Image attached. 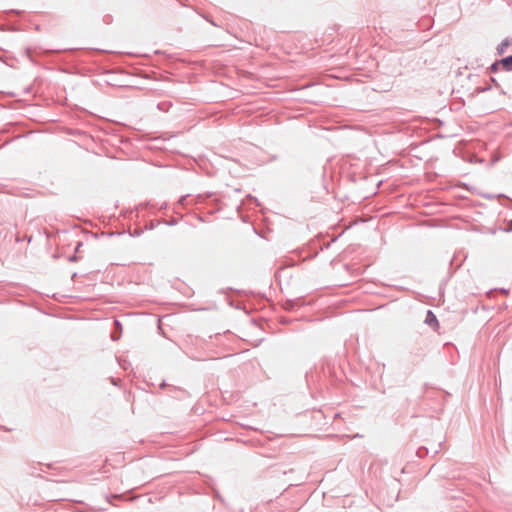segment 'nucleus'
<instances>
[{
	"instance_id": "7ed1b4c3",
	"label": "nucleus",
	"mask_w": 512,
	"mask_h": 512,
	"mask_svg": "<svg viewBox=\"0 0 512 512\" xmlns=\"http://www.w3.org/2000/svg\"><path fill=\"white\" fill-rule=\"evenodd\" d=\"M509 44L510 43L508 40L503 41L498 47V52L500 54H503L505 52V49L509 46Z\"/></svg>"
},
{
	"instance_id": "f257e3e1",
	"label": "nucleus",
	"mask_w": 512,
	"mask_h": 512,
	"mask_svg": "<svg viewBox=\"0 0 512 512\" xmlns=\"http://www.w3.org/2000/svg\"><path fill=\"white\" fill-rule=\"evenodd\" d=\"M425 321L429 325H432L434 328L438 327V321H437L435 315L431 311H428Z\"/></svg>"
},
{
	"instance_id": "f03ea898",
	"label": "nucleus",
	"mask_w": 512,
	"mask_h": 512,
	"mask_svg": "<svg viewBox=\"0 0 512 512\" xmlns=\"http://www.w3.org/2000/svg\"><path fill=\"white\" fill-rule=\"evenodd\" d=\"M500 65L506 70H512V55L501 60Z\"/></svg>"
},
{
	"instance_id": "20e7f679",
	"label": "nucleus",
	"mask_w": 512,
	"mask_h": 512,
	"mask_svg": "<svg viewBox=\"0 0 512 512\" xmlns=\"http://www.w3.org/2000/svg\"><path fill=\"white\" fill-rule=\"evenodd\" d=\"M496 66H497V64H493L492 69L496 70Z\"/></svg>"
}]
</instances>
